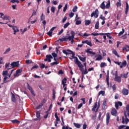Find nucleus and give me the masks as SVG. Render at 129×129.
<instances>
[{
    "label": "nucleus",
    "mask_w": 129,
    "mask_h": 129,
    "mask_svg": "<svg viewBox=\"0 0 129 129\" xmlns=\"http://www.w3.org/2000/svg\"><path fill=\"white\" fill-rule=\"evenodd\" d=\"M114 80L115 81H116V82L120 83V82H121V77L119 76L115 77Z\"/></svg>",
    "instance_id": "nucleus-16"
},
{
    "label": "nucleus",
    "mask_w": 129,
    "mask_h": 129,
    "mask_svg": "<svg viewBox=\"0 0 129 129\" xmlns=\"http://www.w3.org/2000/svg\"><path fill=\"white\" fill-rule=\"evenodd\" d=\"M67 9H68V4L65 5L64 7L63 8V12H66V11H67Z\"/></svg>",
    "instance_id": "nucleus-46"
},
{
    "label": "nucleus",
    "mask_w": 129,
    "mask_h": 129,
    "mask_svg": "<svg viewBox=\"0 0 129 129\" xmlns=\"http://www.w3.org/2000/svg\"><path fill=\"white\" fill-rule=\"evenodd\" d=\"M125 126H126V125H120V126L118 127V129H122V128H123V127H125Z\"/></svg>",
    "instance_id": "nucleus-58"
},
{
    "label": "nucleus",
    "mask_w": 129,
    "mask_h": 129,
    "mask_svg": "<svg viewBox=\"0 0 129 129\" xmlns=\"http://www.w3.org/2000/svg\"><path fill=\"white\" fill-rule=\"evenodd\" d=\"M122 75V77H123V78H127V74H123Z\"/></svg>",
    "instance_id": "nucleus-60"
},
{
    "label": "nucleus",
    "mask_w": 129,
    "mask_h": 129,
    "mask_svg": "<svg viewBox=\"0 0 129 129\" xmlns=\"http://www.w3.org/2000/svg\"><path fill=\"white\" fill-rule=\"evenodd\" d=\"M80 24H81V21H80V20H77L76 21V25H80Z\"/></svg>",
    "instance_id": "nucleus-57"
},
{
    "label": "nucleus",
    "mask_w": 129,
    "mask_h": 129,
    "mask_svg": "<svg viewBox=\"0 0 129 129\" xmlns=\"http://www.w3.org/2000/svg\"><path fill=\"white\" fill-rule=\"evenodd\" d=\"M106 124L107 125L109 123V119H110V115L109 113L107 112L106 115Z\"/></svg>",
    "instance_id": "nucleus-13"
},
{
    "label": "nucleus",
    "mask_w": 129,
    "mask_h": 129,
    "mask_svg": "<svg viewBox=\"0 0 129 129\" xmlns=\"http://www.w3.org/2000/svg\"><path fill=\"white\" fill-rule=\"evenodd\" d=\"M58 64H59V62L58 61H54L50 63L51 66H54V65H58Z\"/></svg>",
    "instance_id": "nucleus-44"
},
{
    "label": "nucleus",
    "mask_w": 129,
    "mask_h": 129,
    "mask_svg": "<svg viewBox=\"0 0 129 129\" xmlns=\"http://www.w3.org/2000/svg\"><path fill=\"white\" fill-rule=\"evenodd\" d=\"M105 62H101L100 64V66L101 68L104 67V66H105Z\"/></svg>",
    "instance_id": "nucleus-56"
},
{
    "label": "nucleus",
    "mask_w": 129,
    "mask_h": 129,
    "mask_svg": "<svg viewBox=\"0 0 129 129\" xmlns=\"http://www.w3.org/2000/svg\"><path fill=\"white\" fill-rule=\"evenodd\" d=\"M85 22V26H89V25H90V24L91 23V21L89 20H86Z\"/></svg>",
    "instance_id": "nucleus-26"
},
{
    "label": "nucleus",
    "mask_w": 129,
    "mask_h": 129,
    "mask_svg": "<svg viewBox=\"0 0 129 129\" xmlns=\"http://www.w3.org/2000/svg\"><path fill=\"white\" fill-rule=\"evenodd\" d=\"M66 83H67V79L66 78H64L61 81V84H62L63 87H65V86H66Z\"/></svg>",
    "instance_id": "nucleus-15"
},
{
    "label": "nucleus",
    "mask_w": 129,
    "mask_h": 129,
    "mask_svg": "<svg viewBox=\"0 0 129 129\" xmlns=\"http://www.w3.org/2000/svg\"><path fill=\"white\" fill-rule=\"evenodd\" d=\"M121 65L120 66V68L125 67L126 66V60H124L123 62L121 63Z\"/></svg>",
    "instance_id": "nucleus-28"
},
{
    "label": "nucleus",
    "mask_w": 129,
    "mask_h": 129,
    "mask_svg": "<svg viewBox=\"0 0 129 129\" xmlns=\"http://www.w3.org/2000/svg\"><path fill=\"white\" fill-rule=\"evenodd\" d=\"M74 16V14L73 13V12H71V13L69 14V17H70V18H73Z\"/></svg>",
    "instance_id": "nucleus-62"
},
{
    "label": "nucleus",
    "mask_w": 129,
    "mask_h": 129,
    "mask_svg": "<svg viewBox=\"0 0 129 129\" xmlns=\"http://www.w3.org/2000/svg\"><path fill=\"white\" fill-rule=\"evenodd\" d=\"M36 113V117H37V118H39V120H41V112H40V111H37Z\"/></svg>",
    "instance_id": "nucleus-21"
},
{
    "label": "nucleus",
    "mask_w": 129,
    "mask_h": 129,
    "mask_svg": "<svg viewBox=\"0 0 129 129\" xmlns=\"http://www.w3.org/2000/svg\"><path fill=\"white\" fill-rule=\"evenodd\" d=\"M122 93L123 94V95H128V90L123 88L122 90Z\"/></svg>",
    "instance_id": "nucleus-14"
},
{
    "label": "nucleus",
    "mask_w": 129,
    "mask_h": 129,
    "mask_svg": "<svg viewBox=\"0 0 129 129\" xmlns=\"http://www.w3.org/2000/svg\"><path fill=\"white\" fill-rule=\"evenodd\" d=\"M112 53H113V54H114V55H115V56H117V57L118 58H119L120 56H119V55L118 54V53H117V51H116V50L115 49H113V50H112Z\"/></svg>",
    "instance_id": "nucleus-29"
},
{
    "label": "nucleus",
    "mask_w": 129,
    "mask_h": 129,
    "mask_svg": "<svg viewBox=\"0 0 129 129\" xmlns=\"http://www.w3.org/2000/svg\"><path fill=\"white\" fill-rule=\"evenodd\" d=\"M90 50H91V48H87L85 51L86 53L92 54V55H95L96 54L95 52L90 51Z\"/></svg>",
    "instance_id": "nucleus-18"
},
{
    "label": "nucleus",
    "mask_w": 129,
    "mask_h": 129,
    "mask_svg": "<svg viewBox=\"0 0 129 129\" xmlns=\"http://www.w3.org/2000/svg\"><path fill=\"white\" fill-rule=\"evenodd\" d=\"M102 95V96H104L105 95V92L104 91H100L98 93V96Z\"/></svg>",
    "instance_id": "nucleus-32"
},
{
    "label": "nucleus",
    "mask_w": 129,
    "mask_h": 129,
    "mask_svg": "<svg viewBox=\"0 0 129 129\" xmlns=\"http://www.w3.org/2000/svg\"><path fill=\"white\" fill-rule=\"evenodd\" d=\"M82 43V44H87V45H88V46H90V47H92V43L91 42V41L87 40L83 41Z\"/></svg>",
    "instance_id": "nucleus-9"
},
{
    "label": "nucleus",
    "mask_w": 129,
    "mask_h": 129,
    "mask_svg": "<svg viewBox=\"0 0 129 129\" xmlns=\"http://www.w3.org/2000/svg\"><path fill=\"white\" fill-rule=\"evenodd\" d=\"M106 81L107 82V86H109V71L108 70L107 71Z\"/></svg>",
    "instance_id": "nucleus-10"
},
{
    "label": "nucleus",
    "mask_w": 129,
    "mask_h": 129,
    "mask_svg": "<svg viewBox=\"0 0 129 129\" xmlns=\"http://www.w3.org/2000/svg\"><path fill=\"white\" fill-rule=\"evenodd\" d=\"M107 101V100L104 99L103 101L102 105V109H105V106H106V102Z\"/></svg>",
    "instance_id": "nucleus-17"
},
{
    "label": "nucleus",
    "mask_w": 129,
    "mask_h": 129,
    "mask_svg": "<svg viewBox=\"0 0 129 129\" xmlns=\"http://www.w3.org/2000/svg\"><path fill=\"white\" fill-rule=\"evenodd\" d=\"M19 61H14L12 62L10 64V67L9 69H13V68H15V67H20Z\"/></svg>",
    "instance_id": "nucleus-4"
},
{
    "label": "nucleus",
    "mask_w": 129,
    "mask_h": 129,
    "mask_svg": "<svg viewBox=\"0 0 129 129\" xmlns=\"http://www.w3.org/2000/svg\"><path fill=\"white\" fill-rule=\"evenodd\" d=\"M10 66H11V64L10 63V62L6 63L5 64V69H7V70H10V69H10Z\"/></svg>",
    "instance_id": "nucleus-27"
},
{
    "label": "nucleus",
    "mask_w": 129,
    "mask_h": 129,
    "mask_svg": "<svg viewBox=\"0 0 129 129\" xmlns=\"http://www.w3.org/2000/svg\"><path fill=\"white\" fill-rule=\"evenodd\" d=\"M44 20H45V15H44V14L42 13L40 17V21H44Z\"/></svg>",
    "instance_id": "nucleus-47"
},
{
    "label": "nucleus",
    "mask_w": 129,
    "mask_h": 129,
    "mask_svg": "<svg viewBox=\"0 0 129 129\" xmlns=\"http://www.w3.org/2000/svg\"><path fill=\"white\" fill-rule=\"evenodd\" d=\"M62 53H63V54H65L67 56V55L71 54V53L68 52V51H67V50H66L64 49L62 50Z\"/></svg>",
    "instance_id": "nucleus-37"
},
{
    "label": "nucleus",
    "mask_w": 129,
    "mask_h": 129,
    "mask_svg": "<svg viewBox=\"0 0 129 129\" xmlns=\"http://www.w3.org/2000/svg\"><path fill=\"white\" fill-rule=\"evenodd\" d=\"M22 72H23V69H18L16 71V74H14V76L15 77H16V76H19L20 74H21V73H22Z\"/></svg>",
    "instance_id": "nucleus-12"
},
{
    "label": "nucleus",
    "mask_w": 129,
    "mask_h": 129,
    "mask_svg": "<svg viewBox=\"0 0 129 129\" xmlns=\"http://www.w3.org/2000/svg\"><path fill=\"white\" fill-rule=\"evenodd\" d=\"M99 15V11H98V9H96L94 12H93L91 14V18H93V17H94L97 19V18H98V16Z\"/></svg>",
    "instance_id": "nucleus-5"
},
{
    "label": "nucleus",
    "mask_w": 129,
    "mask_h": 129,
    "mask_svg": "<svg viewBox=\"0 0 129 129\" xmlns=\"http://www.w3.org/2000/svg\"><path fill=\"white\" fill-rule=\"evenodd\" d=\"M10 3H12V4H15V3L19 4L20 1H19V0H10Z\"/></svg>",
    "instance_id": "nucleus-43"
},
{
    "label": "nucleus",
    "mask_w": 129,
    "mask_h": 129,
    "mask_svg": "<svg viewBox=\"0 0 129 129\" xmlns=\"http://www.w3.org/2000/svg\"><path fill=\"white\" fill-rule=\"evenodd\" d=\"M66 21H67V16H65L64 18L62 19V23H65V22H66Z\"/></svg>",
    "instance_id": "nucleus-53"
},
{
    "label": "nucleus",
    "mask_w": 129,
    "mask_h": 129,
    "mask_svg": "<svg viewBox=\"0 0 129 129\" xmlns=\"http://www.w3.org/2000/svg\"><path fill=\"white\" fill-rule=\"evenodd\" d=\"M74 125L77 128H80L81 127V125L78 123H74Z\"/></svg>",
    "instance_id": "nucleus-31"
},
{
    "label": "nucleus",
    "mask_w": 129,
    "mask_h": 129,
    "mask_svg": "<svg viewBox=\"0 0 129 129\" xmlns=\"http://www.w3.org/2000/svg\"><path fill=\"white\" fill-rule=\"evenodd\" d=\"M126 111L127 112H129V104H127L126 106Z\"/></svg>",
    "instance_id": "nucleus-64"
},
{
    "label": "nucleus",
    "mask_w": 129,
    "mask_h": 129,
    "mask_svg": "<svg viewBox=\"0 0 129 129\" xmlns=\"http://www.w3.org/2000/svg\"><path fill=\"white\" fill-rule=\"evenodd\" d=\"M111 114L113 116H116L117 115V110L114 108H112L111 110Z\"/></svg>",
    "instance_id": "nucleus-8"
},
{
    "label": "nucleus",
    "mask_w": 129,
    "mask_h": 129,
    "mask_svg": "<svg viewBox=\"0 0 129 129\" xmlns=\"http://www.w3.org/2000/svg\"><path fill=\"white\" fill-rule=\"evenodd\" d=\"M52 34H53V32L49 30V31L47 32V35L49 37H52Z\"/></svg>",
    "instance_id": "nucleus-55"
},
{
    "label": "nucleus",
    "mask_w": 129,
    "mask_h": 129,
    "mask_svg": "<svg viewBox=\"0 0 129 129\" xmlns=\"http://www.w3.org/2000/svg\"><path fill=\"white\" fill-rule=\"evenodd\" d=\"M117 7L118 8V7H121V2L120 0H118V2L116 3Z\"/></svg>",
    "instance_id": "nucleus-45"
},
{
    "label": "nucleus",
    "mask_w": 129,
    "mask_h": 129,
    "mask_svg": "<svg viewBox=\"0 0 129 129\" xmlns=\"http://www.w3.org/2000/svg\"><path fill=\"white\" fill-rule=\"evenodd\" d=\"M78 9V7L77 6H75L73 9V13H76L77 12V9Z\"/></svg>",
    "instance_id": "nucleus-52"
},
{
    "label": "nucleus",
    "mask_w": 129,
    "mask_h": 129,
    "mask_svg": "<svg viewBox=\"0 0 129 129\" xmlns=\"http://www.w3.org/2000/svg\"><path fill=\"white\" fill-rule=\"evenodd\" d=\"M11 121L13 123H20V121L18 120L17 119L11 120Z\"/></svg>",
    "instance_id": "nucleus-38"
},
{
    "label": "nucleus",
    "mask_w": 129,
    "mask_h": 129,
    "mask_svg": "<svg viewBox=\"0 0 129 129\" xmlns=\"http://www.w3.org/2000/svg\"><path fill=\"white\" fill-rule=\"evenodd\" d=\"M105 2H103L100 5V8L102 9V10H104L105 9V4H104Z\"/></svg>",
    "instance_id": "nucleus-30"
},
{
    "label": "nucleus",
    "mask_w": 129,
    "mask_h": 129,
    "mask_svg": "<svg viewBox=\"0 0 129 129\" xmlns=\"http://www.w3.org/2000/svg\"><path fill=\"white\" fill-rule=\"evenodd\" d=\"M54 116L56 118L55 120L57 121H60V118H59V117H58V115H57V112L55 113Z\"/></svg>",
    "instance_id": "nucleus-41"
},
{
    "label": "nucleus",
    "mask_w": 129,
    "mask_h": 129,
    "mask_svg": "<svg viewBox=\"0 0 129 129\" xmlns=\"http://www.w3.org/2000/svg\"><path fill=\"white\" fill-rule=\"evenodd\" d=\"M3 20H6V21H10L11 17L8 15H5L3 17L1 18Z\"/></svg>",
    "instance_id": "nucleus-20"
},
{
    "label": "nucleus",
    "mask_w": 129,
    "mask_h": 129,
    "mask_svg": "<svg viewBox=\"0 0 129 129\" xmlns=\"http://www.w3.org/2000/svg\"><path fill=\"white\" fill-rule=\"evenodd\" d=\"M11 51V48H8L4 52V54H6L9 53Z\"/></svg>",
    "instance_id": "nucleus-54"
},
{
    "label": "nucleus",
    "mask_w": 129,
    "mask_h": 129,
    "mask_svg": "<svg viewBox=\"0 0 129 129\" xmlns=\"http://www.w3.org/2000/svg\"><path fill=\"white\" fill-rule=\"evenodd\" d=\"M91 36H98V35H104V33H92L91 34Z\"/></svg>",
    "instance_id": "nucleus-34"
},
{
    "label": "nucleus",
    "mask_w": 129,
    "mask_h": 129,
    "mask_svg": "<svg viewBox=\"0 0 129 129\" xmlns=\"http://www.w3.org/2000/svg\"><path fill=\"white\" fill-rule=\"evenodd\" d=\"M44 61L45 62L48 61V62H51V59L50 58V55H46V58L44 59Z\"/></svg>",
    "instance_id": "nucleus-22"
},
{
    "label": "nucleus",
    "mask_w": 129,
    "mask_h": 129,
    "mask_svg": "<svg viewBox=\"0 0 129 129\" xmlns=\"http://www.w3.org/2000/svg\"><path fill=\"white\" fill-rule=\"evenodd\" d=\"M99 107H100V102L99 101V102H95L93 108L92 109V111H95V112H97V111H98V109H99Z\"/></svg>",
    "instance_id": "nucleus-2"
},
{
    "label": "nucleus",
    "mask_w": 129,
    "mask_h": 129,
    "mask_svg": "<svg viewBox=\"0 0 129 129\" xmlns=\"http://www.w3.org/2000/svg\"><path fill=\"white\" fill-rule=\"evenodd\" d=\"M13 30L14 32V34L16 35V33H17V32H19V28H18V27L17 26H14Z\"/></svg>",
    "instance_id": "nucleus-24"
},
{
    "label": "nucleus",
    "mask_w": 129,
    "mask_h": 129,
    "mask_svg": "<svg viewBox=\"0 0 129 129\" xmlns=\"http://www.w3.org/2000/svg\"><path fill=\"white\" fill-rule=\"evenodd\" d=\"M99 28V21H97L95 25V29H96V30H98Z\"/></svg>",
    "instance_id": "nucleus-35"
},
{
    "label": "nucleus",
    "mask_w": 129,
    "mask_h": 129,
    "mask_svg": "<svg viewBox=\"0 0 129 129\" xmlns=\"http://www.w3.org/2000/svg\"><path fill=\"white\" fill-rule=\"evenodd\" d=\"M104 35H106L107 37V38H109V39H112V37L110 36V33H104Z\"/></svg>",
    "instance_id": "nucleus-48"
},
{
    "label": "nucleus",
    "mask_w": 129,
    "mask_h": 129,
    "mask_svg": "<svg viewBox=\"0 0 129 129\" xmlns=\"http://www.w3.org/2000/svg\"><path fill=\"white\" fill-rule=\"evenodd\" d=\"M124 33V29H122V31H120L118 34V36H121V35H123V33Z\"/></svg>",
    "instance_id": "nucleus-42"
},
{
    "label": "nucleus",
    "mask_w": 129,
    "mask_h": 129,
    "mask_svg": "<svg viewBox=\"0 0 129 129\" xmlns=\"http://www.w3.org/2000/svg\"><path fill=\"white\" fill-rule=\"evenodd\" d=\"M128 9H129L128 3H127V2H126V8H125V15H127V13H128Z\"/></svg>",
    "instance_id": "nucleus-23"
},
{
    "label": "nucleus",
    "mask_w": 129,
    "mask_h": 129,
    "mask_svg": "<svg viewBox=\"0 0 129 129\" xmlns=\"http://www.w3.org/2000/svg\"><path fill=\"white\" fill-rule=\"evenodd\" d=\"M122 106V103L120 101H118L115 103V107L116 109H118V106Z\"/></svg>",
    "instance_id": "nucleus-11"
},
{
    "label": "nucleus",
    "mask_w": 129,
    "mask_h": 129,
    "mask_svg": "<svg viewBox=\"0 0 129 129\" xmlns=\"http://www.w3.org/2000/svg\"><path fill=\"white\" fill-rule=\"evenodd\" d=\"M27 87L28 89H29L30 91L33 90V89L32 88V87L29 85V83H27Z\"/></svg>",
    "instance_id": "nucleus-50"
},
{
    "label": "nucleus",
    "mask_w": 129,
    "mask_h": 129,
    "mask_svg": "<svg viewBox=\"0 0 129 129\" xmlns=\"http://www.w3.org/2000/svg\"><path fill=\"white\" fill-rule=\"evenodd\" d=\"M11 98H12V101L13 102H15V101H16V96H15V94H12Z\"/></svg>",
    "instance_id": "nucleus-39"
},
{
    "label": "nucleus",
    "mask_w": 129,
    "mask_h": 129,
    "mask_svg": "<svg viewBox=\"0 0 129 129\" xmlns=\"http://www.w3.org/2000/svg\"><path fill=\"white\" fill-rule=\"evenodd\" d=\"M82 106H83V103H81L78 106V109H80Z\"/></svg>",
    "instance_id": "nucleus-61"
},
{
    "label": "nucleus",
    "mask_w": 129,
    "mask_h": 129,
    "mask_svg": "<svg viewBox=\"0 0 129 129\" xmlns=\"http://www.w3.org/2000/svg\"><path fill=\"white\" fill-rule=\"evenodd\" d=\"M67 51H68V52H71V54H72V58L69 57V59H70L71 60H72V59H75V60H74L75 63H76L77 62L79 61V60H78V58H77V57L75 56V53H74V52H73V51H72L70 49H67Z\"/></svg>",
    "instance_id": "nucleus-3"
},
{
    "label": "nucleus",
    "mask_w": 129,
    "mask_h": 129,
    "mask_svg": "<svg viewBox=\"0 0 129 129\" xmlns=\"http://www.w3.org/2000/svg\"><path fill=\"white\" fill-rule=\"evenodd\" d=\"M9 74L8 71H4L3 72V76H8Z\"/></svg>",
    "instance_id": "nucleus-40"
},
{
    "label": "nucleus",
    "mask_w": 129,
    "mask_h": 129,
    "mask_svg": "<svg viewBox=\"0 0 129 129\" xmlns=\"http://www.w3.org/2000/svg\"><path fill=\"white\" fill-rule=\"evenodd\" d=\"M78 57L82 62H86V56L83 57L80 55H78Z\"/></svg>",
    "instance_id": "nucleus-19"
},
{
    "label": "nucleus",
    "mask_w": 129,
    "mask_h": 129,
    "mask_svg": "<svg viewBox=\"0 0 129 129\" xmlns=\"http://www.w3.org/2000/svg\"><path fill=\"white\" fill-rule=\"evenodd\" d=\"M52 107H53V105H52V104H51L49 107L48 110L45 112L46 114L44 116V118H47L48 115H49V111H50V110L52 109Z\"/></svg>",
    "instance_id": "nucleus-7"
},
{
    "label": "nucleus",
    "mask_w": 129,
    "mask_h": 129,
    "mask_svg": "<svg viewBox=\"0 0 129 129\" xmlns=\"http://www.w3.org/2000/svg\"><path fill=\"white\" fill-rule=\"evenodd\" d=\"M31 63H33V61H30L29 59H27L26 60V64H30Z\"/></svg>",
    "instance_id": "nucleus-59"
},
{
    "label": "nucleus",
    "mask_w": 129,
    "mask_h": 129,
    "mask_svg": "<svg viewBox=\"0 0 129 129\" xmlns=\"http://www.w3.org/2000/svg\"><path fill=\"white\" fill-rule=\"evenodd\" d=\"M75 64H76V65H77L80 68V71H81V72H83V67H84V66L82 63H81V62L79 60L78 61H77V62H75Z\"/></svg>",
    "instance_id": "nucleus-6"
},
{
    "label": "nucleus",
    "mask_w": 129,
    "mask_h": 129,
    "mask_svg": "<svg viewBox=\"0 0 129 129\" xmlns=\"http://www.w3.org/2000/svg\"><path fill=\"white\" fill-rule=\"evenodd\" d=\"M51 12H52V13H55V7H52L51 8Z\"/></svg>",
    "instance_id": "nucleus-63"
},
{
    "label": "nucleus",
    "mask_w": 129,
    "mask_h": 129,
    "mask_svg": "<svg viewBox=\"0 0 129 129\" xmlns=\"http://www.w3.org/2000/svg\"><path fill=\"white\" fill-rule=\"evenodd\" d=\"M71 36H70V34H67L66 37L60 39V41H61V42H64V41L67 42V41L69 40V41H71L72 44H73V43H74V37H75V32L73 31H71Z\"/></svg>",
    "instance_id": "nucleus-1"
},
{
    "label": "nucleus",
    "mask_w": 129,
    "mask_h": 129,
    "mask_svg": "<svg viewBox=\"0 0 129 129\" xmlns=\"http://www.w3.org/2000/svg\"><path fill=\"white\" fill-rule=\"evenodd\" d=\"M124 115L125 118V124H126L127 123V121L129 122V119L128 118H127V115H126V112H124Z\"/></svg>",
    "instance_id": "nucleus-25"
},
{
    "label": "nucleus",
    "mask_w": 129,
    "mask_h": 129,
    "mask_svg": "<svg viewBox=\"0 0 129 129\" xmlns=\"http://www.w3.org/2000/svg\"><path fill=\"white\" fill-rule=\"evenodd\" d=\"M88 73V71H87V69H86V68H85L83 73H82V74L85 75L86 74H87Z\"/></svg>",
    "instance_id": "nucleus-51"
},
{
    "label": "nucleus",
    "mask_w": 129,
    "mask_h": 129,
    "mask_svg": "<svg viewBox=\"0 0 129 129\" xmlns=\"http://www.w3.org/2000/svg\"><path fill=\"white\" fill-rule=\"evenodd\" d=\"M102 56L99 54L98 57L96 58V61H99V60H102Z\"/></svg>",
    "instance_id": "nucleus-36"
},
{
    "label": "nucleus",
    "mask_w": 129,
    "mask_h": 129,
    "mask_svg": "<svg viewBox=\"0 0 129 129\" xmlns=\"http://www.w3.org/2000/svg\"><path fill=\"white\" fill-rule=\"evenodd\" d=\"M106 9H109L110 8V0L108 1V3L106 5Z\"/></svg>",
    "instance_id": "nucleus-33"
},
{
    "label": "nucleus",
    "mask_w": 129,
    "mask_h": 129,
    "mask_svg": "<svg viewBox=\"0 0 129 129\" xmlns=\"http://www.w3.org/2000/svg\"><path fill=\"white\" fill-rule=\"evenodd\" d=\"M69 25H70V23H69V22L66 23L63 26L64 29H67L68 28V26H69Z\"/></svg>",
    "instance_id": "nucleus-49"
}]
</instances>
